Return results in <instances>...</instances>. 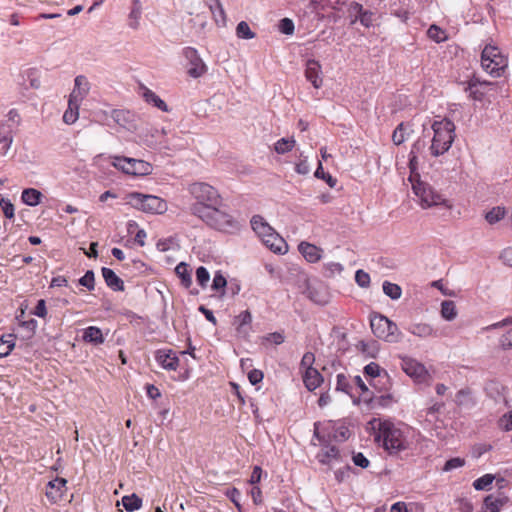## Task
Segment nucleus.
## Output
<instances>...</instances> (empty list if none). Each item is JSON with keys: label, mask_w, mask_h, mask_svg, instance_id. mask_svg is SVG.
Here are the masks:
<instances>
[{"label": "nucleus", "mask_w": 512, "mask_h": 512, "mask_svg": "<svg viewBox=\"0 0 512 512\" xmlns=\"http://www.w3.org/2000/svg\"><path fill=\"white\" fill-rule=\"evenodd\" d=\"M191 212L218 231L234 233L240 229V223L232 215L220 210L219 207L209 209L202 205H192Z\"/></svg>", "instance_id": "f257e3e1"}, {"label": "nucleus", "mask_w": 512, "mask_h": 512, "mask_svg": "<svg viewBox=\"0 0 512 512\" xmlns=\"http://www.w3.org/2000/svg\"><path fill=\"white\" fill-rule=\"evenodd\" d=\"M375 440L382 442L384 449L391 455L398 454L409 446V442L403 432L389 422L378 423V433L375 436Z\"/></svg>", "instance_id": "f03ea898"}, {"label": "nucleus", "mask_w": 512, "mask_h": 512, "mask_svg": "<svg viewBox=\"0 0 512 512\" xmlns=\"http://www.w3.org/2000/svg\"><path fill=\"white\" fill-rule=\"evenodd\" d=\"M434 136L430 146L431 154L435 157L447 152L455 138V125L448 119L435 121L432 124Z\"/></svg>", "instance_id": "7ed1b4c3"}, {"label": "nucleus", "mask_w": 512, "mask_h": 512, "mask_svg": "<svg viewBox=\"0 0 512 512\" xmlns=\"http://www.w3.org/2000/svg\"><path fill=\"white\" fill-rule=\"evenodd\" d=\"M414 194L419 198L422 208H431L443 206L447 210L452 208V204L440 193L434 190L428 183L418 181L412 185Z\"/></svg>", "instance_id": "20e7f679"}, {"label": "nucleus", "mask_w": 512, "mask_h": 512, "mask_svg": "<svg viewBox=\"0 0 512 512\" xmlns=\"http://www.w3.org/2000/svg\"><path fill=\"white\" fill-rule=\"evenodd\" d=\"M481 65L486 72L497 78L503 75L508 66V60L501 54L498 47L487 45L481 54Z\"/></svg>", "instance_id": "39448f33"}, {"label": "nucleus", "mask_w": 512, "mask_h": 512, "mask_svg": "<svg viewBox=\"0 0 512 512\" xmlns=\"http://www.w3.org/2000/svg\"><path fill=\"white\" fill-rule=\"evenodd\" d=\"M370 326L377 338L388 343H398L402 339V333L397 324L381 314L374 315L371 318Z\"/></svg>", "instance_id": "423d86ee"}, {"label": "nucleus", "mask_w": 512, "mask_h": 512, "mask_svg": "<svg viewBox=\"0 0 512 512\" xmlns=\"http://www.w3.org/2000/svg\"><path fill=\"white\" fill-rule=\"evenodd\" d=\"M188 191L197 201L194 205H202L211 209L213 207H220L222 204V198L219 192L208 183H192L189 185Z\"/></svg>", "instance_id": "0eeeda50"}, {"label": "nucleus", "mask_w": 512, "mask_h": 512, "mask_svg": "<svg viewBox=\"0 0 512 512\" xmlns=\"http://www.w3.org/2000/svg\"><path fill=\"white\" fill-rule=\"evenodd\" d=\"M132 205L146 213L162 214L167 210V203L160 197L138 192L129 194Z\"/></svg>", "instance_id": "6e6552de"}, {"label": "nucleus", "mask_w": 512, "mask_h": 512, "mask_svg": "<svg viewBox=\"0 0 512 512\" xmlns=\"http://www.w3.org/2000/svg\"><path fill=\"white\" fill-rule=\"evenodd\" d=\"M112 165L128 175L146 176L152 173L153 167L150 163L124 156H115Z\"/></svg>", "instance_id": "1a4fd4ad"}, {"label": "nucleus", "mask_w": 512, "mask_h": 512, "mask_svg": "<svg viewBox=\"0 0 512 512\" xmlns=\"http://www.w3.org/2000/svg\"><path fill=\"white\" fill-rule=\"evenodd\" d=\"M183 55L190 65L187 71L189 76L198 78L206 72V66L195 48H184Z\"/></svg>", "instance_id": "9d476101"}, {"label": "nucleus", "mask_w": 512, "mask_h": 512, "mask_svg": "<svg viewBox=\"0 0 512 512\" xmlns=\"http://www.w3.org/2000/svg\"><path fill=\"white\" fill-rule=\"evenodd\" d=\"M403 371L410 377L421 382L424 381L428 372L423 364L415 359L404 357L401 363Z\"/></svg>", "instance_id": "9b49d317"}, {"label": "nucleus", "mask_w": 512, "mask_h": 512, "mask_svg": "<svg viewBox=\"0 0 512 512\" xmlns=\"http://www.w3.org/2000/svg\"><path fill=\"white\" fill-rule=\"evenodd\" d=\"M155 359L165 370L175 371L179 366V358L176 353L169 349H160L155 352Z\"/></svg>", "instance_id": "f8f14e48"}, {"label": "nucleus", "mask_w": 512, "mask_h": 512, "mask_svg": "<svg viewBox=\"0 0 512 512\" xmlns=\"http://www.w3.org/2000/svg\"><path fill=\"white\" fill-rule=\"evenodd\" d=\"M364 374L372 378L369 384L377 391H379L378 383H386L389 381L387 372L383 371L382 373L380 366L375 362H371L364 367Z\"/></svg>", "instance_id": "ddd939ff"}, {"label": "nucleus", "mask_w": 512, "mask_h": 512, "mask_svg": "<svg viewBox=\"0 0 512 512\" xmlns=\"http://www.w3.org/2000/svg\"><path fill=\"white\" fill-rule=\"evenodd\" d=\"M508 330L505 334L501 336L499 339V344L503 350H509L512 348V318H506L502 321L493 323L484 328L485 331H490L492 329H498L501 327H508Z\"/></svg>", "instance_id": "4468645a"}, {"label": "nucleus", "mask_w": 512, "mask_h": 512, "mask_svg": "<svg viewBox=\"0 0 512 512\" xmlns=\"http://www.w3.org/2000/svg\"><path fill=\"white\" fill-rule=\"evenodd\" d=\"M305 77L311 82L314 88L318 89L322 86V69L317 60L310 59L306 63Z\"/></svg>", "instance_id": "2eb2a0df"}, {"label": "nucleus", "mask_w": 512, "mask_h": 512, "mask_svg": "<svg viewBox=\"0 0 512 512\" xmlns=\"http://www.w3.org/2000/svg\"><path fill=\"white\" fill-rule=\"evenodd\" d=\"M17 128L13 127L9 121L0 123V144H3L4 153L10 148L13 142V133Z\"/></svg>", "instance_id": "dca6fc26"}, {"label": "nucleus", "mask_w": 512, "mask_h": 512, "mask_svg": "<svg viewBox=\"0 0 512 512\" xmlns=\"http://www.w3.org/2000/svg\"><path fill=\"white\" fill-rule=\"evenodd\" d=\"M300 253L310 263H316L321 259L322 250L308 242H301L298 246Z\"/></svg>", "instance_id": "f3484780"}, {"label": "nucleus", "mask_w": 512, "mask_h": 512, "mask_svg": "<svg viewBox=\"0 0 512 512\" xmlns=\"http://www.w3.org/2000/svg\"><path fill=\"white\" fill-rule=\"evenodd\" d=\"M82 101L75 98V96H69L68 108L64 112L63 121L71 125L75 123L79 117V107Z\"/></svg>", "instance_id": "a211bd4d"}, {"label": "nucleus", "mask_w": 512, "mask_h": 512, "mask_svg": "<svg viewBox=\"0 0 512 512\" xmlns=\"http://www.w3.org/2000/svg\"><path fill=\"white\" fill-rule=\"evenodd\" d=\"M101 272L105 280V283L109 288H111L114 291H124L123 280L119 278L112 269L103 267Z\"/></svg>", "instance_id": "6ab92c4d"}, {"label": "nucleus", "mask_w": 512, "mask_h": 512, "mask_svg": "<svg viewBox=\"0 0 512 512\" xmlns=\"http://www.w3.org/2000/svg\"><path fill=\"white\" fill-rule=\"evenodd\" d=\"M90 84L87 78L83 75H78L74 80V89L70 96H75L76 99L82 101L89 93Z\"/></svg>", "instance_id": "aec40b11"}, {"label": "nucleus", "mask_w": 512, "mask_h": 512, "mask_svg": "<svg viewBox=\"0 0 512 512\" xmlns=\"http://www.w3.org/2000/svg\"><path fill=\"white\" fill-rule=\"evenodd\" d=\"M262 241L273 252L282 253L283 248L286 249V243L284 239L275 230L262 238Z\"/></svg>", "instance_id": "412c9836"}, {"label": "nucleus", "mask_w": 512, "mask_h": 512, "mask_svg": "<svg viewBox=\"0 0 512 512\" xmlns=\"http://www.w3.org/2000/svg\"><path fill=\"white\" fill-rule=\"evenodd\" d=\"M408 331L420 338L436 337V330L427 323H412L408 328Z\"/></svg>", "instance_id": "4be33fe9"}, {"label": "nucleus", "mask_w": 512, "mask_h": 512, "mask_svg": "<svg viewBox=\"0 0 512 512\" xmlns=\"http://www.w3.org/2000/svg\"><path fill=\"white\" fill-rule=\"evenodd\" d=\"M507 502L506 497H496L490 494L484 498L482 510L483 512H500Z\"/></svg>", "instance_id": "5701e85b"}, {"label": "nucleus", "mask_w": 512, "mask_h": 512, "mask_svg": "<svg viewBox=\"0 0 512 512\" xmlns=\"http://www.w3.org/2000/svg\"><path fill=\"white\" fill-rule=\"evenodd\" d=\"M322 381V375L315 368L307 369L303 375V382L309 391L318 388Z\"/></svg>", "instance_id": "b1692460"}, {"label": "nucleus", "mask_w": 512, "mask_h": 512, "mask_svg": "<svg viewBox=\"0 0 512 512\" xmlns=\"http://www.w3.org/2000/svg\"><path fill=\"white\" fill-rule=\"evenodd\" d=\"M365 401L368 402L372 408H388L395 402L392 394L387 393L380 396H375L373 392L369 397L365 398Z\"/></svg>", "instance_id": "393cba45"}, {"label": "nucleus", "mask_w": 512, "mask_h": 512, "mask_svg": "<svg viewBox=\"0 0 512 512\" xmlns=\"http://www.w3.org/2000/svg\"><path fill=\"white\" fill-rule=\"evenodd\" d=\"M252 322V315L250 311L245 310L241 312L238 316L234 319V325H236V330L239 334L243 336H247L249 333L248 326Z\"/></svg>", "instance_id": "a878e982"}, {"label": "nucleus", "mask_w": 512, "mask_h": 512, "mask_svg": "<svg viewBox=\"0 0 512 512\" xmlns=\"http://www.w3.org/2000/svg\"><path fill=\"white\" fill-rule=\"evenodd\" d=\"M252 229L261 238H264L269 233L273 232V228L264 220L260 215H254L250 221Z\"/></svg>", "instance_id": "bb28decb"}, {"label": "nucleus", "mask_w": 512, "mask_h": 512, "mask_svg": "<svg viewBox=\"0 0 512 512\" xmlns=\"http://www.w3.org/2000/svg\"><path fill=\"white\" fill-rule=\"evenodd\" d=\"M317 459L323 465H330L332 461H339V449L336 446L327 447L317 454Z\"/></svg>", "instance_id": "cd10ccee"}, {"label": "nucleus", "mask_w": 512, "mask_h": 512, "mask_svg": "<svg viewBox=\"0 0 512 512\" xmlns=\"http://www.w3.org/2000/svg\"><path fill=\"white\" fill-rule=\"evenodd\" d=\"M111 117L119 126L129 129L133 115L128 110L114 109L111 111Z\"/></svg>", "instance_id": "c85d7f7f"}, {"label": "nucleus", "mask_w": 512, "mask_h": 512, "mask_svg": "<svg viewBox=\"0 0 512 512\" xmlns=\"http://www.w3.org/2000/svg\"><path fill=\"white\" fill-rule=\"evenodd\" d=\"M142 14V6L139 0H133L132 9L128 15V26L136 30L140 26V19Z\"/></svg>", "instance_id": "c756f323"}, {"label": "nucleus", "mask_w": 512, "mask_h": 512, "mask_svg": "<svg viewBox=\"0 0 512 512\" xmlns=\"http://www.w3.org/2000/svg\"><path fill=\"white\" fill-rule=\"evenodd\" d=\"M175 273L185 288H189L192 285L191 269L187 263L180 262L175 267Z\"/></svg>", "instance_id": "7c9ffc66"}, {"label": "nucleus", "mask_w": 512, "mask_h": 512, "mask_svg": "<svg viewBox=\"0 0 512 512\" xmlns=\"http://www.w3.org/2000/svg\"><path fill=\"white\" fill-rule=\"evenodd\" d=\"M83 340L95 345H99L104 342V337L100 328L90 326L84 330Z\"/></svg>", "instance_id": "2f4dec72"}, {"label": "nucleus", "mask_w": 512, "mask_h": 512, "mask_svg": "<svg viewBox=\"0 0 512 512\" xmlns=\"http://www.w3.org/2000/svg\"><path fill=\"white\" fill-rule=\"evenodd\" d=\"M16 335L9 333L0 338V358L8 356L15 347Z\"/></svg>", "instance_id": "473e14b6"}, {"label": "nucleus", "mask_w": 512, "mask_h": 512, "mask_svg": "<svg viewBox=\"0 0 512 512\" xmlns=\"http://www.w3.org/2000/svg\"><path fill=\"white\" fill-rule=\"evenodd\" d=\"M22 201L28 206H36L40 203L42 193L34 188H26L22 191Z\"/></svg>", "instance_id": "72a5a7b5"}, {"label": "nucleus", "mask_w": 512, "mask_h": 512, "mask_svg": "<svg viewBox=\"0 0 512 512\" xmlns=\"http://www.w3.org/2000/svg\"><path fill=\"white\" fill-rule=\"evenodd\" d=\"M65 484L66 480L63 478H56L55 480L50 481L47 485L46 496L49 499L56 501V499L61 495L60 489L64 487Z\"/></svg>", "instance_id": "f704fd0d"}, {"label": "nucleus", "mask_w": 512, "mask_h": 512, "mask_svg": "<svg viewBox=\"0 0 512 512\" xmlns=\"http://www.w3.org/2000/svg\"><path fill=\"white\" fill-rule=\"evenodd\" d=\"M143 97L146 102L153 104L155 107L160 109L163 112H168V106L167 104L158 96L156 95L152 90L145 88L143 92Z\"/></svg>", "instance_id": "c9c22d12"}, {"label": "nucleus", "mask_w": 512, "mask_h": 512, "mask_svg": "<svg viewBox=\"0 0 512 512\" xmlns=\"http://www.w3.org/2000/svg\"><path fill=\"white\" fill-rule=\"evenodd\" d=\"M336 390L353 397V382L343 373L337 375Z\"/></svg>", "instance_id": "e433bc0d"}, {"label": "nucleus", "mask_w": 512, "mask_h": 512, "mask_svg": "<svg viewBox=\"0 0 512 512\" xmlns=\"http://www.w3.org/2000/svg\"><path fill=\"white\" fill-rule=\"evenodd\" d=\"M215 5H209V9L213 15V18L217 24L225 25L226 14L220 0H214Z\"/></svg>", "instance_id": "4c0bfd02"}, {"label": "nucleus", "mask_w": 512, "mask_h": 512, "mask_svg": "<svg viewBox=\"0 0 512 512\" xmlns=\"http://www.w3.org/2000/svg\"><path fill=\"white\" fill-rule=\"evenodd\" d=\"M441 315L445 320L452 321L457 316L456 305L451 300H445L441 304Z\"/></svg>", "instance_id": "58836bf2"}, {"label": "nucleus", "mask_w": 512, "mask_h": 512, "mask_svg": "<svg viewBox=\"0 0 512 512\" xmlns=\"http://www.w3.org/2000/svg\"><path fill=\"white\" fill-rule=\"evenodd\" d=\"M506 215L504 207L496 206L485 214V219L489 224H495L502 220Z\"/></svg>", "instance_id": "ea45409f"}, {"label": "nucleus", "mask_w": 512, "mask_h": 512, "mask_svg": "<svg viewBox=\"0 0 512 512\" xmlns=\"http://www.w3.org/2000/svg\"><path fill=\"white\" fill-rule=\"evenodd\" d=\"M383 292L385 295L390 297L392 300H397L402 295L401 287L398 284L391 283L389 281H384Z\"/></svg>", "instance_id": "a19ab883"}, {"label": "nucleus", "mask_w": 512, "mask_h": 512, "mask_svg": "<svg viewBox=\"0 0 512 512\" xmlns=\"http://www.w3.org/2000/svg\"><path fill=\"white\" fill-rule=\"evenodd\" d=\"M122 504L127 511H134L141 507L142 499L136 494L124 496L122 497Z\"/></svg>", "instance_id": "79ce46f5"}, {"label": "nucleus", "mask_w": 512, "mask_h": 512, "mask_svg": "<svg viewBox=\"0 0 512 512\" xmlns=\"http://www.w3.org/2000/svg\"><path fill=\"white\" fill-rule=\"evenodd\" d=\"M408 126L400 123L392 134V141L395 145H401L408 136Z\"/></svg>", "instance_id": "37998d69"}, {"label": "nucleus", "mask_w": 512, "mask_h": 512, "mask_svg": "<svg viewBox=\"0 0 512 512\" xmlns=\"http://www.w3.org/2000/svg\"><path fill=\"white\" fill-rule=\"evenodd\" d=\"M357 21H360L364 27L369 28L373 25L374 13L368 10H363L360 15L355 16V18L351 20V24H355Z\"/></svg>", "instance_id": "c03bdc74"}, {"label": "nucleus", "mask_w": 512, "mask_h": 512, "mask_svg": "<svg viewBox=\"0 0 512 512\" xmlns=\"http://www.w3.org/2000/svg\"><path fill=\"white\" fill-rule=\"evenodd\" d=\"M294 145H295V140L293 138H291V139L281 138L280 140H278L275 143L274 149L278 154H285V153L291 151L293 149Z\"/></svg>", "instance_id": "a18cd8bd"}, {"label": "nucleus", "mask_w": 512, "mask_h": 512, "mask_svg": "<svg viewBox=\"0 0 512 512\" xmlns=\"http://www.w3.org/2000/svg\"><path fill=\"white\" fill-rule=\"evenodd\" d=\"M494 479L492 474H485L473 482V487L476 490H489Z\"/></svg>", "instance_id": "49530a36"}, {"label": "nucleus", "mask_w": 512, "mask_h": 512, "mask_svg": "<svg viewBox=\"0 0 512 512\" xmlns=\"http://www.w3.org/2000/svg\"><path fill=\"white\" fill-rule=\"evenodd\" d=\"M236 35L241 39H253L255 37V33L251 31L249 25L245 21H241L238 23L236 27Z\"/></svg>", "instance_id": "de8ad7c7"}, {"label": "nucleus", "mask_w": 512, "mask_h": 512, "mask_svg": "<svg viewBox=\"0 0 512 512\" xmlns=\"http://www.w3.org/2000/svg\"><path fill=\"white\" fill-rule=\"evenodd\" d=\"M427 35L430 39L436 43H440L446 39L445 32L436 25H431L427 31Z\"/></svg>", "instance_id": "09e8293b"}, {"label": "nucleus", "mask_w": 512, "mask_h": 512, "mask_svg": "<svg viewBox=\"0 0 512 512\" xmlns=\"http://www.w3.org/2000/svg\"><path fill=\"white\" fill-rule=\"evenodd\" d=\"M314 176L319 179H323L331 187H335L337 180L333 178L329 173H325L322 167V163H318V167L314 173Z\"/></svg>", "instance_id": "8fccbe9b"}, {"label": "nucleus", "mask_w": 512, "mask_h": 512, "mask_svg": "<svg viewBox=\"0 0 512 512\" xmlns=\"http://www.w3.org/2000/svg\"><path fill=\"white\" fill-rule=\"evenodd\" d=\"M79 284L86 287L89 291L95 288V277L92 270H88L84 276L79 279Z\"/></svg>", "instance_id": "3c124183"}, {"label": "nucleus", "mask_w": 512, "mask_h": 512, "mask_svg": "<svg viewBox=\"0 0 512 512\" xmlns=\"http://www.w3.org/2000/svg\"><path fill=\"white\" fill-rule=\"evenodd\" d=\"M196 280L202 288L207 286L210 280V274L205 267L200 266L196 269Z\"/></svg>", "instance_id": "603ef678"}, {"label": "nucleus", "mask_w": 512, "mask_h": 512, "mask_svg": "<svg viewBox=\"0 0 512 512\" xmlns=\"http://www.w3.org/2000/svg\"><path fill=\"white\" fill-rule=\"evenodd\" d=\"M355 281L360 287L367 288L370 285V275L364 270L359 269L355 273Z\"/></svg>", "instance_id": "864d4df0"}, {"label": "nucleus", "mask_w": 512, "mask_h": 512, "mask_svg": "<svg viewBox=\"0 0 512 512\" xmlns=\"http://www.w3.org/2000/svg\"><path fill=\"white\" fill-rule=\"evenodd\" d=\"M325 275L328 277H332L336 274H340L343 271V266L337 262H329L325 264Z\"/></svg>", "instance_id": "5fc2aeb1"}, {"label": "nucleus", "mask_w": 512, "mask_h": 512, "mask_svg": "<svg viewBox=\"0 0 512 512\" xmlns=\"http://www.w3.org/2000/svg\"><path fill=\"white\" fill-rule=\"evenodd\" d=\"M0 207L3 210L5 217L12 219L14 217V205L9 199L1 198Z\"/></svg>", "instance_id": "6e6d98bb"}, {"label": "nucleus", "mask_w": 512, "mask_h": 512, "mask_svg": "<svg viewBox=\"0 0 512 512\" xmlns=\"http://www.w3.org/2000/svg\"><path fill=\"white\" fill-rule=\"evenodd\" d=\"M294 23L289 18H283L279 23V30L281 33L285 35H291L294 32Z\"/></svg>", "instance_id": "4d7b16f0"}, {"label": "nucleus", "mask_w": 512, "mask_h": 512, "mask_svg": "<svg viewBox=\"0 0 512 512\" xmlns=\"http://www.w3.org/2000/svg\"><path fill=\"white\" fill-rule=\"evenodd\" d=\"M352 382H353V387L356 386L361 390V392L364 396V399L371 395L372 392L369 390L368 386L365 384V382L362 380V378L360 376L353 377Z\"/></svg>", "instance_id": "13d9d810"}, {"label": "nucleus", "mask_w": 512, "mask_h": 512, "mask_svg": "<svg viewBox=\"0 0 512 512\" xmlns=\"http://www.w3.org/2000/svg\"><path fill=\"white\" fill-rule=\"evenodd\" d=\"M499 427L504 431H512V411L504 414L499 419Z\"/></svg>", "instance_id": "bf43d9fd"}, {"label": "nucleus", "mask_w": 512, "mask_h": 512, "mask_svg": "<svg viewBox=\"0 0 512 512\" xmlns=\"http://www.w3.org/2000/svg\"><path fill=\"white\" fill-rule=\"evenodd\" d=\"M464 464H465V461L462 458H459V457L451 458L448 461H446V463L443 467V470L451 471L453 469L462 467Z\"/></svg>", "instance_id": "052dcab7"}, {"label": "nucleus", "mask_w": 512, "mask_h": 512, "mask_svg": "<svg viewBox=\"0 0 512 512\" xmlns=\"http://www.w3.org/2000/svg\"><path fill=\"white\" fill-rule=\"evenodd\" d=\"M226 285V278L220 272H217L213 278L212 288L216 291L223 290Z\"/></svg>", "instance_id": "680f3d73"}, {"label": "nucleus", "mask_w": 512, "mask_h": 512, "mask_svg": "<svg viewBox=\"0 0 512 512\" xmlns=\"http://www.w3.org/2000/svg\"><path fill=\"white\" fill-rule=\"evenodd\" d=\"M351 471L352 468L349 465L335 471V478L337 482L342 483L346 481L350 477Z\"/></svg>", "instance_id": "e2e57ef3"}, {"label": "nucleus", "mask_w": 512, "mask_h": 512, "mask_svg": "<svg viewBox=\"0 0 512 512\" xmlns=\"http://www.w3.org/2000/svg\"><path fill=\"white\" fill-rule=\"evenodd\" d=\"M352 460L356 466L361 467L363 469L367 468L370 464V461L367 459V457L360 452L354 453Z\"/></svg>", "instance_id": "0e129e2a"}, {"label": "nucleus", "mask_w": 512, "mask_h": 512, "mask_svg": "<svg viewBox=\"0 0 512 512\" xmlns=\"http://www.w3.org/2000/svg\"><path fill=\"white\" fill-rule=\"evenodd\" d=\"M263 372L258 369H253L248 373V379L252 385H256L263 380Z\"/></svg>", "instance_id": "69168bd1"}, {"label": "nucleus", "mask_w": 512, "mask_h": 512, "mask_svg": "<svg viewBox=\"0 0 512 512\" xmlns=\"http://www.w3.org/2000/svg\"><path fill=\"white\" fill-rule=\"evenodd\" d=\"M315 361V356L312 352H306L301 359V367L307 369L313 368L312 365Z\"/></svg>", "instance_id": "338daca9"}, {"label": "nucleus", "mask_w": 512, "mask_h": 512, "mask_svg": "<svg viewBox=\"0 0 512 512\" xmlns=\"http://www.w3.org/2000/svg\"><path fill=\"white\" fill-rule=\"evenodd\" d=\"M500 258L506 265L512 267V247L504 249L500 255Z\"/></svg>", "instance_id": "774afa93"}]
</instances>
